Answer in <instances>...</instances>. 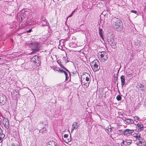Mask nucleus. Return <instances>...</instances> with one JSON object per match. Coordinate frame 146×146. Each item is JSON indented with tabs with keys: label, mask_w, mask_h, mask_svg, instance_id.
I'll return each mask as SVG.
<instances>
[{
	"label": "nucleus",
	"mask_w": 146,
	"mask_h": 146,
	"mask_svg": "<svg viewBox=\"0 0 146 146\" xmlns=\"http://www.w3.org/2000/svg\"><path fill=\"white\" fill-rule=\"evenodd\" d=\"M111 24L113 27L118 31H121L122 29V23L121 20L114 17L111 19Z\"/></svg>",
	"instance_id": "f257e3e1"
},
{
	"label": "nucleus",
	"mask_w": 146,
	"mask_h": 146,
	"mask_svg": "<svg viewBox=\"0 0 146 146\" xmlns=\"http://www.w3.org/2000/svg\"><path fill=\"white\" fill-rule=\"evenodd\" d=\"M91 79V76L89 74L87 73L83 74L81 77L82 84L88 88Z\"/></svg>",
	"instance_id": "f03ea898"
},
{
	"label": "nucleus",
	"mask_w": 146,
	"mask_h": 146,
	"mask_svg": "<svg viewBox=\"0 0 146 146\" xmlns=\"http://www.w3.org/2000/svg\"><path fill=\"white\" fill-rule=\"evenodd\" d=\"M100 63L97 59L94 60L91 63V65L94 72L98 71L100 69Z\"/></svg>",
	"instance_id": "7ed1b4c3"
},
{
	"label": "nucleus",
	"mask_w": 146,
	"mask_h": 146,
	"mask_svg": "<svg viewBox=\"0 0 146 146\" xmlns=\"http://www.w3.org/2000/svg\"><path fill=\"white\" fill-rule=\"evenodd\" d=\"M30 46L34 51H38L39 49L40 44L36 42H33L30 44Z\"/></svg>",
	"instance_id": "20e7f679"
},
{
	"label": "nucleus",
	"mask_w": 146,
	"mask_h": 146,
	"mask_svg": "<svg viewBox=\"0 0 146 146\" xmlns=\"http://www.w3.org/2000/svg\"><path fill=\"white\" fill-rule=\"evenodd\" d=\"M133 129H126L124 130L122 132V133L124 135L127 136H130L134 131Z\"/></svg>",
	"instance_id": "39448f33"
},
{
	"label": "nucleus",
	"mask_w": 146,
	"mask_h": 146,
	"mask_svg": "<svg viewBox=\"0 0 146 146\" xmlns=\"http://www.w3.org/2000/svg\"><path fill=\"white\" fill-rule=\"evenodd\" d=\"M100 55L101 60L102 62L105 61L108 58V54L105 52H101Z\"/></svg>",
	"instance_id": "423d86ee"
},
{
	"label": "nucleus",
	"mask_w": 146,
	"mask_h": 146,
	"mask_svg": "<svg viewBox=\"0 0 146 146\" xmlns=\"http://www.w3.org/2000/svg\"><path fill=\"white\" fill-rule=\"evenodd\" d=\"M109 43L111 45L112 48H115L116 44V42L115 40L113 38H109L108 40Z\"/></svg>",
	"instance_id": "0eeeda50"
},
{
	"label": "nucleus",
	"mask_w": 146,
	"mask_h": 146,
	"mask_svg": "<svg viewBox=\"0 0 146 146\" xmlns=\"http://www.w3.org/2000/svg\"><path fill=\"white\" fill-rule=\"evenodd\" d=\"M38 57L36 56L32 58V61L36 64V66H38L40 65V61L38 59Z\"/></svg>",
	"instance_id": "6e6552de"
},
{
	"label": "nucleus",
	"mask_w": 146,
	"mask_h": 146,
	"mask_svg": "<svg viewBox=\"0 0 146 146\" xmlns=\"http://www.w3.org/2000/svg\"><path fill=\"white\" fill-rule=\"evenodd\" d=\"M136 86L139 91L144 92L145 90V88L142 84L140 83H137Z\"/></svg>",
	"instance_id": "1a4fd4ad"
},
{
	"label": "nucleus",
	"mask_w": 146,
	"mask_h": 146,
	"mask_svg": "<svg viewBox=\"0 0 146 146\" xmlns=\"http://www.w3.org/2000/svg\"><path fill=\"white\" fill-rule=\"evenodd\" d=\"M46 146H58L56 143L55 141H51L47 142Z\"/></svg>",
	"instance_id": "9d476101"
},
{
	"label": "nucleus",
	"mask_w": 146,
	"mask_h": 146,
	"mask_svg": "<svg viewBox=\"0 0 146 146\" xmlns=\"http://www.w3.org/2000/svg\"><path fill=\"white\" fill-rule=\"evenodd\" d=\"M40 24L42 26H45L47 25V23L46 18L44 17L41 18Z\"/></svg>",
	"instance_id": "9b49d317"
},
{
	"label": "nucleus",
	"mask_w": 146,
	"mask_h": 146,
	"mask_svg": "<svg viewBox=\"0 0 146 146\" xmlns=\"http://www.w3.org/2000/svg\"><path fill=\"white\" fill-rule=\"evenodd\" d=\"M120 79L121 82V85L123 87L125 85V76L123 75L121 76L120 77Z\"/></svg>",
	"instance_id": "f8f14e48"
},
{
	"label": "nucleus",
	"mask_w": 146,
	"mask_h": 146,
	"mask_svg": "<svg viewBox=\"0 0 146 146\" xmlns=\"http://www.w3.org/2000/svg\"><path fill=\"white\" fill-rule=\"evenodd\" d=\"M78 127V126L77 125V123L76 122H74L72 126L71 133L75 129L77 128Z\"/></svg>",
	"instance_id": "ddd939ff"
},
{
	"label": "nucleus",
	"mask_w": 146,
	"mask_h": 146,
	"mask_svg": "<svg viewBox=\"0 0 146 146\" xmlns=\"http://www.w3.org/2000/svg\"><path fill=\"white\" fill-rule=\"evenodd\" d=\"M126 123L128 124H133L134 123V121L133 120L131 119L128 118L127 120L126 121Z\"/></svg>",
	"instance_id": "4468645a"
},
{
	"label": "nucleus",
	"mask_w": 146,
	"mask_h": 146,
	"mask_svg": "<svg viewBox=\"0 0 146 146\" xmlns=\"http://www.w3.org/2000/svg\"><path fill=\"white\" fill-rule=\"evenodd\" d=\"M9 122L8 121H6L4 124V127L7 129H8L9 128Z\"/></svg>",
	"instance_id": "2eb2a0df"
},
{
	"label": "nucleus",
	"mask_w": 146,
	"mask_h": 146,
	"mask_svg": "<svg viewBox=\"0 0 146 146\" xmlns=\"http://www.w3.org/2000/svg\"><path fill=\"white\" fill-rule=\"evenodd\" d=\"M103 30L102 29L99 28V34L100 37L102 38V39H103L104 38L102 34Z\"/></svg>",
	"instance_id": "dca6fc26"
},
{
	"label": "nucleus",
	"mask_w": 146,
	"mask_h": 146,
	"mask_svg": "<svg viewBox=\"0 0 146 146\" xmlns=\"http://www.w3.org/2000/svg\"><path fill=\"white\" fill-rule=\"evenodd\" d=\"M137 143L138 146H145L146 144L145 143V144H142V141H139Z\"/></svg>",
	"instance_id": "f3484780"
},
{
	"label": "nucleus",
	"mask_w": 146,
	"mask_h": 146,
	"mask_svg": "<svg viewBox=\"0 0 146 146\" xmlns=\"http://www.w3.org/2000/svg\"><path fill=\"white\" fill-rule=\"evenodd\" d=\"M125 141L127 143V145L129 146L132 143V141L131 140L126 139L125 140Z\"/></svg>",
	"instance_id": "a211bd4d"
},
{
	"label": "nucleus",
	"mask_w": 146,
	"mask_h": 146,
	"mask_svg": "<svg viewBox=\"0 0 146 146\" xmlns=\"http://www.w3.org/2000/svg\"><path fill=\"white\" fill-rule=\"evenodd\" d=\"M3 98H4L2 97L0 98V102L3 104L5 103V98L3 99Z\"/></svg>",
	"instance_id": "6ab92c4d"
},
{
	"label": "nucleus",
	"mask_w": 146,
	"mask_h": 146,
	"mask_svg": "<svg viewBox=\"0 0 146 146\" xmlns=\"http://www.w3.org/2000/svg\"><path fill=\"white\" fill-rule=\"evenodd\" d=\"M46 131V128L45 127L43 128L42 129L40 130L39 132L42 133H45Z\"/></svg>",
	"instance_id": "aec40b11"
},
{
	"label": "nucleus",
	"mask_w": 146,
	"mask_h": 146,
	"mask_svg": "<svg viewBox=\"0 0 146 146\" xmlns=\"http://www.w3.org/2000/svg\"><path fill=\"white\" fill-rule=\"evenodd\" d=\"M137 139L140 140L141 138V135L140 134H136L135 136H134Z\"/></svg>",
	"instance_id": "412c9836"
},
{
	"label": "nucleus",
	"mask_w": 146,
	"mask_h": 146,
	"mask_svg": "<svg viewBox=\"0 0 146 146\" xmlns=\"http://www.w3.org/2000/svg\"><path fill=\"white\" fill-rule=\"evenodd\" d=\"M137 126L138 127H139V128L141 127V128L143 127V125L141 122L138 123V124H137Z\"/></svg>",
	"instance_id": "4be33fe9"
},
{
	"label": "nucleus",
	"mask_w": 146,
	"mask_h": 146,
	"mask_svg": "<svg viewBox=\"0 0 146 146\" xmlns=\"http://www.w3.org/2000/svg\"><path fill=\"white\" fill-rule=\"evenodd\" d=\"M59 65L62 68H63V69H64V70H66V71H67L68 72H69V71L67 70V69H66V68H65V67L64 66L62 65V64H59Z\"/></svg>",
	"instance_id": "5701e85b"
},
{
	"label": "nucleus",
	"mask_w": 146,
	"mask_h": 146,
	"mask_svg": "<svg viewBox=\"0 0 146 146\" xmlns=\"http://www.w3.org/2000/svg\"><path fill=\"white\" fill-rule=\"evenodd\" d=\"M116 99L118 101H120L121 99V97L120 95H118L116 97Z\"/></svg>",
	"instance_id": "b1692460"
},
{
	"label": "nucleus",
	"mask_w": 146,
	"mask_h": 146,
	"mask_svg": "<svg viewBox=\"0 0 146 146\" xmlns=\"http://www.w3.org/2000/svg\"><path fill=\"white\" fill-rule=\"evenodd\" d=\"M65 141L66 143H68L70 141H71V136H70V138H67V139L65 140Z\"/></svg>",
	"instance_id": "393cba45"
},
{
	"label": "nucleus",
	"mask_w": 146,
	"mask_h": 146,
	"mask_svg": "<svg viewBox=\"0 0 146 146\" xmlns=\"http://www.w3.org/2000/svg\"><path fill=\"white\" fill-rule=\"evenodd\" d=\"M56 71H57L58 72H59L60 73H63L65 71L62 69H61L60 68L59 69V70H56Z\"/></svg>",
	"instance_id": "a878e982"
},
{
	"label": "nucleus",
	"mask_w": 146,
	"mask_h": 146,
	"mask_svg": "<svg viewBox=\"0 0 146 146\" xmlns=\"http://www.w3.org/2000/svg\"><path fill=\"white\" fill-rule=\"evenodd\" d=\"M5 136V135L4 134L2 133H1V134L0 135V137L1 138H2L3 139Z\"/></svg>",
	"instance_id": "bb28decb"
},
{
	"label": "nucleus",
	"mask_w": 146,
	"mask_h": 146,
	"mask_svg": "<svg viewBox=\"0 0 146 146\" xmlns=\"http://www.w3.org/2000/svg\"><path fill=\"white\" fill-rule=\"evenodd\" d=\"M133 117L135 119L137 120H138L139 119V117L138 116H135Z\"/></svg>",
	"instance_id": "cd10ccee"
},
{
	"label": "nucleus",
	"mask_w": 146,
	"mask_h": 146,
	"mask_svg": "<svg viewBox=\"0 0 146 146\" xmlns=\"http://www.w3.org/2000/svg\"><path fill=\"white\" fill-rule=\"evenodd\" d=\"M143 130V127L142 128H141V127L140 128H139L138 129V131H142V130Z\"/></svg>",
	"instance_id": "c85d7f7f"
},
{
	"label": "nucleus",
	"mask_w": 146,
	"mask_h": 146,
	"mask_svg": "<svg viewBox=\"0 0 146 146\" xmlns=\"http://www.w3.org/2000/svg\"><path fill=\"white\" fill-rule=\"evenodd\" d=\"M143 130V127L142 128H141V127L140 128H139L138 129V131H142V130Z\"/></svg>",
	"instance_id": "c756f323"
},
{
	"label": "nucleus",
	"mask_w": 146,
	"mask_h": 146,
	"mask_svg": "<svg viewBox=\"0 0 146 146\" xmlns=\"http://www.w3.org/2000/svg\"><path fill=\"white\" fill-rule=\"evenodd\" d=\"M131 13H134L135 14H136V13H137V11H135V10H131Z\"/></svg>",
	"instance_id": "7c9ffc66"
},
{
	"label": "nucleus",
	"mask_w": 146,
	"mask_h": 146,
	"mask_svg": "<svg viewBox=\"0 0 146 146\" xmlns=\"http://www.w3.org/2000/svg\"><path fill=\"white\" fill-rule=\"evenodd\" d=\"M68 137V134H65L64 136V138H67Z\"/></svg>",
	"instance_id": "2f4dec72"
},
{
	"label": "nucleus",
	"mask_w": 146,
	"mask_h": 146,
	"mask_svg": "<svg viewBox=\"0 0 146 146\" xmlns=\"http://www.w3.org/2000/svg\"><path fill=\"white\" fill-rule=\"evenodd\" d=\"M65 77H66V80H67L69 76H68V74L67 75L66 74V75H65Z\"/></svg>",
	"instance_id": "473e14b6"
},
{
	"label": "nucleus",
	"mask_w": 146,
	"mask_h": 146,
	"mask_svg": "<svg viewBox=\"0 0 146 146\" xmlns=\"http://www.w3.org/2000/svg\"><path fill=\"white\" fill-rule=\"evenodd\" d=\"M125 142V141H123L122 142L121 145L122 146H124V143Z\"/></svg>",
	"instance_id": "72a5a7b5"
},
{
	"label": "nucleus",
	"mask_w": 146,
	"mask_h": 146,
	"mask_svg": "<svg viewBox=\"0 0 146 146\" xmlns=\"http://www.w3.org/2000/svg\"><path fill=\"white\" fill-rule=\"evenodd\" d=\"M32 31V29H30L28 31H27V33H30Z\"/></svg>",
	"instance_id": "f704fd0d"
},
{
	"label": "nucleus",
	"mask_w": 146,
	"mask_h": 146,
	"mask_svg": "<svg viewBox=\"0 0 146 146\" xmlns=\"http://www.w3.org/2000/svg\"><path fill=\"white\" fill-rule=\"evenodd\" d=\"M128 118H123L122 119L125 121V122H126V121L127 120Z\"/></svg>",
	"instance_id": "c9c22d12"
},
{
	"label": "nucleus",
	"mask_w": 146,
	"mask_h": 146,
	"mask_svg": "<svg viewBox=\"0 0 146 146\" xmlns=\"http://www.w3.org/2000/svg\"><path fill=\"white\" fill-rule=\"evenodd\" d=\"M63 59L65 61H67L66 58L65 57H63Z\"/></svg>",
	"instance_id": "e433bc0d"
},
{
	"label": "nucleus",
	"mask_w": 146,
	"mask_h": 146,
	"mask_svg": "<svg viewBox=\"0 0 146 146\" xmlns=\"http://www.w3.org/2000/svg\"><path fill=\"white\" fill-rule=\"evenodd\" d=\"M11 146H19L17 144H13Z\"/></svg>",
	"instance_id": "4c0bfd02"
},
{
	"label": "nucleus",
	"mask_w": 146,
	"mask_h": 146,
	"mask_svg": "<svg viewBox=\"0 0 146 146\" xmlns=\"http://www.w3.org/2000/svg\"><path fill=\"white\" fill-rule=\"evenodd\" d=\"M63 140L64 141L66 142V141H65V140H66L67 139V138H63Z\"/></svg>",
	"instance_id": "58836bf2"
},
{
	"label": "nucleus",
	"mask_w": 146,
	"mask_h": 146,
	"mask_svg": "<svg viewBox=\"0 0 146 146\" xmlns=\"http://www.w3.org/2000/svg\"><path fill=\"white\" fill-rule=\"evenodd\" d=\"M63 73L64 74L65 76L66 75V74H67V75L68 74L65 71H64V72Z\"/></svg>",
	"instance_id": "ea45409f"
},
{
	"label": "nucleus",
	"mask_w": 146,
	"mask_h": 146,
	"mask_svg": "<svg viewBox=\"0 0 146 146\" xmlns=\"http://www.w3.org/2000/svg\"><path fill=\"white\" fill-rule=\"evenodd\" d=\"M74 13H71V15H70V16H69V17H71V16H72V15Z\"/></svg>",
	"instance_id": "a19ab883"
},
{
	"label": "nucleus",
	"mask_w": 146,
	"mask_h": 146,
	"mask_svg": "<svg viewBox=\"0 0 146 146\" xmlns=\"http://www.w3.org/2000/svg\"><path fill=\"white\" fill-rule=\"evenodd\" d=\"M76 9H75L72 12V13H73L75 12H76Z\"/></svg>",
	"instance_id": "79ce46f5"
},
{
	"label": "nucleus",
	"mask_w": 146,
	"mask_h": 146,
	"mask_svg": "<svg viewBox=\"0 0 146 146\" xmlns=\"http://www.w3.org/2000/svg\"><path fill=\"white\" fill-rule=\"evenodd\" d=\"M108 131H109L111 132V129H108Z\"/></svg>",
	"instance_id": "37998d69"
},
{
	"label": "nucleus",
	"mask_w": 146,
	"mask_h": 146,
	"mask_svg": "<svg viewBox=\"0 0 146 146\" xmlns=\"http://www.w3.org/2000/svg\"><path fill=\"white\" fill-rule=\"evenodd\" d=\"M58 61H59V60L58 61V63L59 64H60L59 63H60V62H59Z\"/></svg>",
	"instance_id": "c03bdc74"
},
{
	"label": "nucleus",
	"mask_w": 146,
	"mask_h": 146,
	"mask_svg": "<svg viewBox=\"0 0 146 146\" xmlns=\"http://www.w3.org/2000/svg\"><path fill=\"white\" fill-rule=\"evenodd\" d=\"M58 61H59V60L58 61V63L59 64H60L59 63H60V62H59Z\"/></svg>",
	"instance_id": "a18cd8bd"
},
{
	"label": "nucleus",
	"mask_w": 146,
	"mask_h": 146,
	"mask_svg": "<svg viewBox=\"0 0 146 146\" xmlns=\"http://www.w3.org/2000/svg\"><path fill=\"white\" fill-rule=\"evenodd\" d=\"M140 44H139V46H140Z\"/></svg>",
	"instance_id": "49530a36"
},
{
	"label": "nucleus",
	"mask_w": 146,
	"mask_h": 146,
	"mask_svg": "<svg viewBox=\"0 0 146 146\" xmlns=\"http://www.w3.org/2000/svg\"><path fill=\"white\" fill-rule=\"evenodd\" d=\"M1 58H0V59Z\"/></svg>",
	"instance_id": "de8ad7c7"
}]
</instances>
